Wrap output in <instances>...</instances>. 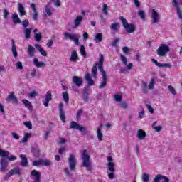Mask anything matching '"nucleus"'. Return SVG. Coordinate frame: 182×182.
Returning a JSON list of instances; mask_svg holds the SVG:
<instances>
[{
  "label": "nucleus",
  "mask_w": 182,
  "mask_h": 182,
  "mask_svg": "<svg viewBox=\"0 0 182 182\" xmlns=\"http://www.w3.org/2000/svg\"><path fill=\"white\" fill-rule=\"evenodd\" d=\"M160 180H164V182H170V179L167 176H164L161 174H158L154 178V182H160Z\"/></svg>",
  "instance_id": "dca6fc26"
},
{
  "label": "nucleus",
  "mask_w": 182,
  "mask_h": 182,
  "mask_svg": "<svg viewBox=\"0 0 182 182\" xmlns=\"http://www.w3.org/2000/svg\"><path fill=\"white\" fill-rule=\"evenodd\" d=\"M77 163V161H76V156L74 154H70L68 157V166L71 171L76 170Z\"/></svg>",
  "instance_id": "0eeeda50"
},
{
  "label": "nucleus",
  "mask_w": 182,
  "mask_h": 182,
  "mask_svg": "<svg viewBox=\"0 0 182 182\" xmlns=\"http://www.w3.org/2000/svg\"><path fill=\"white\" fill-rule=\"evenodd\" d=\"M114 99L117 102H120L122 100V97L119 95H114Z\"/></svg>",
  "instance_id": "774afa93"
},
{
  "label": "nucleus",
  "mask_w": 182,
  "mask_h": 182,
  "mask_svg": "<svg viewBox=\"0 0 182 182\" xmlns=\"http://www.w3.org/2000/svg\"><path fill=\"white\" fill-rule=\"evenodd\" d=\"M94 38V41L96 42V43H100V42H103V34L101 33H97Z\"/></svg>",
  "instance_id": "4be33fe9"
},
{
  "label": "nucleus",
  "mask_w": 182,
  "mask_h": 182,
  "mask_svg": "<svg viewBox=\"0 0 182 182\" xmlns=\"http://www.w3.org/2000/svg\"><path fill=\"white\" fill-rule=\"evenodd\" d=\"M146 107H147V109H148V110H149V112H151V113H154V109H153L152 107H151L150 105L146 104Z\"/></svg>",
  "instance_id": "e2e57ef3"
},
{
  "label": "nucleus",
  "mask_w": 182,
  "mask_h": 182,
  "mask_svg": "<svg viewBox=\"0 0 182 182\" xmlns=\"http://www.w3.org/2000/svg\"><path fill=\"white\" fill-rule=\"evenodd\" d=\"M155 83L156 80L154 78H151L149 85H148L149 89H154Z\"/></svg>",
  "instance_id": "c03bdc74"
},
{
  "label": "nucleus",
  "mask_w": 182,
  "mask_h": 182,
  "mask_svg": "<svg viewBox=\"0 0 182 182\" xmlns=\"http://www.w3.org/2000/svg\"><path fill=\"white\" fill-rule=\"evenodd\" d=\"M73 83L77 86V87L82 86L83 85V80L76 75L73 77Z\"/></svg>",
  "instance_id": "2eb2a0df"
},
{
  "label": "nucleus",
  "mask_w": 182,
  "mask_h": 182,
  "mask_svg": "<svg viewBox=\"0 0 182 182\" xmlns=\"http://www.w3.org/2000/svg\"><path fill=\"white\" fill-rule=\"evenodd\" d=\"M142 181L143 182L150 181V175H149L147 173H143V175H142Z\"/></svg>",
  "instance_id": "4c0bfd02"
},
{
  "label": "nucleus",
  "mask_w": 182,
  "mask_h": 182,
  "mask_svg": "<svg viewBox=\"0 0 182 182\" xmlns=\"http://www.w3.org/2000/svg\"><path fill=\"white\" fill-rule=\"evenodd\" d=\"M28 53L31 58H33V56H35V48L31 45H28Z\"/></svg>",
  "instance_id": "a878e982"
},
{
  "label": "nucleus",
  "mask_w": 182,
  "mask_h": 182,
  "mask_svg": "<svg viewBox=\"0 0 182 182\" xmlns=\"http://www.w3.org/2000/svg\"><path fill=\"white\" fill-rule=\"evenodd\" d=\"M11 136L13 139H15L16 140H19V138L21 137L16 132H11Z\"/></svg>",
  "instance_id": "5fc2aeb1"
},
{
  "label": "nucleus",
  "mask_w": 182,
  "mask_h": 182,
  "mask_svg": "<svg viewBox=\"0 0 182 182\" xmlns=\"http://www.w3.org/2000/svg\"><path fill=\"white\" fill-rule=\"evenodd\" d=\"M80 53L83 56V58H86V51L85 50V46L80 45Z\"/></svg>",
  "instance_id": "37998d69"
},
{
  "label": "nucleus",
  "mask_w": 182,
  "mask_h": 182,
  "mask_svg": "<svg viewBox=\"0 0 182 182\" xmlns=\"http://www.w3.org/2000/svg\"><path fill=\"white\" fill-rule=\"evenodd\" d=\"M8 156H9V151L0 149L1 157H8Z\"/></svg>",
  "instance_id": "ea45409f"
},
{
  "label": "nucleus",
  "mask_w": 182,
  "mask_h": 182,
  "mask_svg": "<svg viewBox=\"0 0 182 182\" xmlns=\"http://www.w3.org/2000/svg\"><path fill=\"white\" fill-rule=\"evenodd\" d=\"M12 19H13V21L15 23H21V18H19V16H18V14H16V13H14L12 16Z\"/></svg>",
  "instance_id": "c756f323"
},
{
  "label": "nucleus",
  "mask_w": 182,
  "mask_h": 182,
  "mask_svg": "<svg viewBox=\"0 0 182 182\" xmlns=\"http://www.w3.org/2000/svg\"><path fill=\"white\" fill-rule=\"evenodd\" d=\"M9 16V11L7 9H4V19H8Z\"/></svg>",
  "instance_id": "bf43d9fd"
},
{
  "label": "nucleus",
  "mask_w": 182,
  "mask_h": 182,
  "mask_svg": "<svg viewBox=\"0 0 182 182\" xmlns=\"http://www.w3.org/2000/svg\"><path fill=\"white\" fill-rule=\"evenodd\" d=\"M97 137L99 141H102V140H103V134H102V131H100V129H97Z\"/></svg>",
  "instance_id": "c9c22d12"
},
{
  "label": "nucleus",
  "mask_w": 182,
  "mask_h": 182,
  "mask_svg": "<svg viewBox=\"0 0 182 182\" xmlns=\"http://www.w3.org/2000/svg\"><path fill=\"white\" fill-rule=\"evenodd\" d=\"M151 18L153 25H156V23H159L160 22V15L157 13L156 9H152Z\"/></svg>",
  "instance_id": "1a4fd4ad"
},
{
  "label": "nucleus",
  "mask_w": 182,
  "mask_h": 182,
  "mask_svg": "<svg viewBox=\"0 0 182 182\" xmlns=\"http://www.w3.org/2000/svg\"><path fill=\"white\" fill-rule=\"evenodd\" d=\"M64 39H70V41H73L77 46H79V38L76 36V34H72L70 33L65 32Z\"/></svg>",
  "instance_id": "6e6552de"
},
{
  "label": "nucleus",
  "mask_w": 182,
  "mask_h": 182,
  "mask_svg": "<svg viewBox=\"0 0 182 182\" xmlns=\"http://www.w3.org/2000/svg\"><path fill=\"white\" fill-rule=\"evenodd\" d=\"M52 100V92L50 91H48L46 95V101L44 102V106L48 107L49 106V102Z\"/></svg>",
  "instance_id": "f3484780"
},
{
  "label": "nucleus",
  "mask_w": 182,
  "mask_h": 182,
  "mask_svg": "<svg viewBox=\"0 0 182 182\" xmlns=\"http://www.w3.org/2000/svg\"><path fill=\"white\" fill-rule=\"evenodd\" d=\"M107 160L109 162L107 164L108 170L111 171V173H114V162H113V158L112 156H108Z\"/></svg>",
  "instance_id": "9b49d317"
},
{
  "label": "nucleus",
  "mask_w": 182,
  "mask_h": 182,
  "mask_svg": "<svg viewBox=\"0 0 182 182\" xmlns=\"http://www.w3.org/2000/svg\"><path fill=\"white\" fill-rule=\"evenodd\" d=\"M110 28L112 31H117L119 28V23H112Z\"/></svg>",
  "instance_id": "de8ad7c7"
},
{
  "label": "nucleus",
  "mask_w": 182,
  "mask_h": 182,
  "mask_svg": "<svg viewBox=\"0 0 182 182\" xmlns=\"http://www.w3.org/2000/svg\"><path fill=\"white\" fill-rule=\"evenodd\" d=\"M52 45H53V40H52V39L48 40L47 42V47L52 48Z\"/></svg>",
  "instance_id": "0e129e2a"
},
{
  "label": "nucleus",
  "mask_w": 182,
  "mask_h": 182,
  "mask_svg": "<svg viewBox=\"0 0 182 182\" xmlns=\"http://www.w3.org/2000/svg\"><path fill=\"white\" fill-rule=\"evenodd\" d=\"M103 62H105V57L103 54H100L99 62L96 63L95 65L92 68V75L95 79H96V76H97V66L99 70L101 72L102 81L98 87L99 89H105L107 85V75L106 74V71L103 69Z\"/></svg>",
  "instance_id": "f257e3e1"
},
{
  "label": "nucleus",
  "mask_w": 182,
  "mask_h": 182,
  "mask_svg": "<svg viewBox=\"0 0 182 182\" xmlns=\"http://www.w3.org/2000/svg\"><path fill=\"white\" fill-rule=\"evenodd\" d=\"M139 16H140L141 19L145 20L146 19V13H144V11L139 10L138 12Z\"/></svg>",
  "instance_id": "79ce46f5"
},
{
  "label": "nucleus",
  "mask_w": 182,
  "mask_h": 182,
  "mask_svg": "<svg viewBox=\"0 0 182 182\" xmlns=\"http://www.w3.org/2000/svg\"><path fill=\"white\" fill-rule=\"evenodd\" d=\"M82 113H83V110H82V109H80V110L77 111V116H76L77 120H80V116H82Z\"/></svg>",
  "instance_id": "680f3d73"
},
{
  "label": "nucleus",
  "mask_w": 182,
  "mask_h": 182,
  "mask_svg": "<svg viewBox=\"0 0 182 182\" xmlns=\"http://www.w3.org/2000/svg\"><path fill=\"white\" fill-rule=\"evenodd\" d=\"M82 21H83V17L82 16H78L74 21V25L75 28H77L79 25H80Z\"/></svg>",
  "instance_id": "bb28decb"
},
{
  "label": "nucleus",
  "mask_w": 182,
  "mask_h": 182,
  "mask_svg": "<svg viewBox=\"0 0 182 182\" xmlns=\"http://www.w3.org/2000/svg\"><path fill=\"white\" fill-rule=\"evenodd\" d=\"M8 162H6V159L4 158H1L0 160V171L1 173H5L6 171V168H8Z\"/></svg>",
  "instance_id": "9d476101"
},
{
  "label": "nucleus",
  "mask_w": 182,
  "mask_h": 182,
  "mask_svg": "<svg viewBox=\"0 0 182 182\" xmlns=\"http://www.w3.org/2000/svg\"><path fill=\"white\" fill-rule=\"evenodd\" d=\"M70 129H75L76 130H80V132H82V134L83 135L87 134V129H86L85 127L80 126L75 121L71 122Z\"/></svg>",
  "instance_id": "20e7f679"
},
{
  "label": "nucleus",
  "mask_w": 182,
  "mask_h": 182,
  "mask_svg": "<svg viewBox=\"0 0 182 182\" xmlns=\"http://www.w3.org/2000/svg\"><path fill=\"white\" fill-rule=\"evenodd\" d=\"M12 176H18V177H21V168L19 167H16L10 170L9 173L6 174L4 180H9Z\"/></svg>",
  "instance_id": "39448f33"
},
{
  "label": "nucleus",
  "mask_w": 182,
  "mask_h": 182,
  "mask_svg": "<svg viewBox=\"0 0 182 182\" xmlns=\"http://www.w3.org/2000/svg\"><path fill=\"white\" fill-rule=\"evenodd\" d=\"M31 178L32 180L41 181V173L38 171L33 169L31 172Z\"/></svg>",
  "instance_id": "ddd939ff"
},
{
  "label": "nucleus",
  "mask_w": 182,
  "mask_h": 182,
  "mask_svg": "<svg viewBox=\"0 0 182 182\" xmlns=\"http://www.w3.org/2000/svg\"><path fill=\"white\" fill-rule=\"evenodd\" d=\"M34 39L36 42H41V41H42V33H35Z\"/></svg>",
  "instance_id": "f704fd0d"
},
{
  "label": "nucleus",
  "mask_w": 182,
  "mask_h": 182,
  "mask_svg": "<svg viewBox=\"0 0 182 182\" xmlns=\"http://www.w3.org/2000/svg\"><path fill=\"white\" fill-rule=\"evenodd\" d=\"M22 102L23 105L26 106V107H28V109H32V105H31V102H29L28 100H22Z\"/></svg>",
  "instance_id": "58836bf2"
},
{
  "label": "nucleus",
  "mask_w": 182,
  "mask_h": 182,
  "mask_svg": "<svg viewBox=\"0 0 182 182\" xmlns=\"http://www.w3.org/2000/svg\"><path fill=\"white\" fill-rule=\"evenodd\" d=\"M119 106L120 107H122V109H127V107H129V105L126 102H120L119 104Z\"/></svg>",
  "instance_id": "13d9d810"
},
{
  "label": "nucleus",
  "mask_w": 182,
  "mask_h": 182,
  "mask_svg": "<svg viewBox=\"0 0 182 182\" xmlns=\"http://www.w3.org/2000/svg\"><path fill=\"white\" fill-rule=\"evenodd\" d=\"M120 59L124 65H127V58L124 55H120Z\"/></svg>",
  "instance_id": "603ef678"
},
{
  "label": "nucleus",
  "mask_w": 182,
  "mask_h": 182,
  "mask_svg": "<svg viewBox=\"0 0 182 182\" xmlns=\"http://www.w3.org/2000/svg\"><path fill=\"white\" fill-rule=\"evenodd\" d=\"M89 92L87 90H84L83 95H82V99L85 100V102H89Z\"/></svg>",
  "instance_id": "72a5a7b5"
},
{
  "label": "nucleus",
  "mask_w": 182,
  "mask_h": 182,
  "mask_svg": "<svg viewBox=\"0 0 182 182\" xmlns=\"http://www.w3.org/2000/svg\"><path fill=\"white\" fill-rule=\"evenodd\" d=\"M151 60L153 63L156 65L158 68H168V69H170L171 68V65L169 63H159V61H157L154 58H152Z\"/></svg>",
  "instance_id": "4468645a"
},
{
  "label": "nucleus",
  "mask_w": 182,
  "mask_h": 182,
  "mask_svg": "<svg viewBox=\"0 0 182 182\" xmlns=\"http://www.w3.org/2000/svg\"><path fill=\"white\" fill-rule=\"evenodd\" d=\"M46 13L48 16H50L52 15V11L50 10V8H49V6H46Z\"/></svg>",
  "instance_id": "864d4df0"
},
{
  "label": "nucleus",
  "mask_w": 182,
  "mask_h": 182,
  "mask_svg": "<svg viewBox=\"0 0 182 182\" xmlns=\"http://www.w3.org/2000/svg\"><path fill=\"white\" fill-rule=\"evenodd\" d=\"M64 172H65V173L66 174V176L68 177H73V174H72L70 173V171H69V169H68V168H65Z\"/></svg>",
  "instance_id": "4d7b16f0"
},
{
  "label": "nucleus",
  "mask_w": 182,
  "mask_h": 182,
  "mask_svg": "<svg viewBox=\"0 0 182 182\" xmlns=\"http://www.w3.org/2000/svg\"><path fill=\"white\" fill-rule=\"evenodd\" d=\"M41 161V166H50L52 164V163L50 162V161L46 159H40Z\"/></svg>",
  "instance_id": "2f4dec72"
},
{
  "label": "nucleus",
  "mask_w": 182,
  "mask_h": 182,
  "mask_svg": "<svg viewBox=\"0 0 182 182\" xmlns=\"http://www.w3.org/2000/svg\"><path fill=\"white\" fill-rule=\"evenodd\" d=\"M23 124H24L27 129H29V130H32V123L31 122H23Z\"/></svg>",
  "instance_id": "49530a36"
},
{
  "label": "nucleus",
  "mask_w": 182,
  "mask_h": 182,
  "mask_svg": "<svg viewBox=\"0 0 182 182\" xmlns=\"http://www.w3.org/2000/svg\"><path fill=\"white\" fill-rule=\"evenodd\" d=\"M167 52H170V47H168L167 44H161L157 49V55H159V56H166Z\"/></svg>",
  "instance_id": "423d86ee"
},
{
  "label": "nucleus",
  "mask_w": 182,
  "mask_h": 182,
  "mask_svg": "<svg viewBox=\"0 0 182 182\" xmlns=\"http://www.w3.org/2000/svg\"><path fill=\"white\" fill-rule=\"evenodd\" d=\"M31 136H32V134H31V133L25 134L22 140L21 141V143H26L28 141V139H29V137H31Z\"/></svg>",
  "instance_id": "7c9ffc66"
},
{
  "label": "nucleus",
  "mask_w": 182,
  "mask_h": 182,
  "mask_svg": "<svg viewBox=\"0 0 182 182\" xmlns=\"http://www.w3.org/2000/svg\"><path fill=\"white\" fill-rule=\"evenodd\" d=\"M29 21H28V19H25L23 22H22V26H23V28H27L28 26H29Z\"/></svg>",
  "instance_id": "3c124183"
},
{
  "label": "nucleus",
  "mask_w": 182,
  "mask_h": 182,
  "mask_svg": "<svg viewBox=\"0 0 182 182\" xmlns=\"http://www.w3.org/2000/svg\"><path fill=\"white\" fill-rule=\"evenodd\" d=\"M137 137L139 140H144L146 139V132L143 129H139L137 131Z\"/></svg>",
  "instance_id": "5701e85b"
},
{
  "label": "nucleus",
  "mask_w": 182,
  "mask_h": 182,
  "mask_svg": "<svg viewBox=\"0 0 182 182\" xmlns=\"http://www.w3.org/2000/svg\"><path fill=\"white\" fill-rule=\"evenodd\" d=\"M7 100H9V102L11 100V102H14L15 103H18V98H16V97L15 96V95H14V92H11V93L8 96Z\"/></svg>",
  "instance_id": "cd10ccee"
},
{
  "label": "nucleus",
  "mask_w": 182,
  "mask_h": 182,
  "mask_svg": "<svg viewBox=\"0 0 182 182\" xmlns=\"http://www.w3.org/2000/svg\"><path fill=\"white\" fill-rule=\"evenodd\" d=\"M172 4H173V6H174L176 9V14L179 19H182V11L180 9V6H178V2H177V0H173Z\"/></svg>",
  "instance_id": "f8f14e48"
},
{
  "label": "nucleus",
  "mask_w": 182,
  "mask_h": 182,
  "mask_svg": "<svg viewBox=\"0 0 182 182\" xmlns=\"http://www.w3.org/2000/svg\"><path fill=\"white\" fill-rule=\"evenodd\" d=\"M119 42H120V39H119V38H116V39L111 43V46H112V48H117V43H119Z\"/></svg>",
  "instance_id": "8fccbe9b"
},
{
  "label": "nucleus",
  "mask_w": 182,
  "mask_h": 182,
  "mask_svg": "<svg viewBox=\"0 0 182 182\" xmlns=\"http://www.w3.org/2000/svg\"><path fill=\"white\" fill-rule=\"evenodd\" d=\"M32 32V28H25L24 29V35L26 39H29L31 38V33Z\"/></svg>",
  "instance_id": "c85d7f7f"
},
{
  "label": "nucleus",
  "mask_w": 182,
  "mask_h": 182,
  "mask_svg": "<svg viewBox=\"0 0 182 182\" xmlns=\"http://www.w3.org/2000/svg\"><path fill=\"white\" fill-rule=\"evenodd\" d=\"M60 119L63 123H66V116L65 115V111L60 112Z\"/></svg>",
  "instance_id": "a19ab883"
},
{
  "label": "nucleus",
  "mask_w": 182,
  "mask_h": 182,
  "mask_svg": "<svg viewBox=\"0 0 182 182\" xmlns=\"http://www.w3.org/2000/svg\"><path fill=\"white\" fill-rule=\"evenodd\" d=\"M168 89L169 92H171V93H172V95H177V92H176V89H174L173 86L169 85L168 87Z\"/></svg>",
  "instance_id": "09e8293b"
},
{
  "label": "nucleus",
  "mask_w": 182,
  "mask_h": 182,
  "mask_svg": "<svg viewBox=\"0 0 182 182\" xmlns=\"http://www.w3.org/2000/svg\"><path fill=\"white\" fill-rule=\"evenodd\" d=\"M81 159L82 160V167H85L87 171H92L93 170V166L92 162L90 161V156L87 154V150L84 149L81 154Z\"/></svg>",
  "instance_id": "f03ea898"
},
{
  "label": "nucleus",
  "mask_w": 182,
  "mask_h": 182,
  "mask_svg": "<svg viewBox=\"0 0 182 182\" xmlns=\"http://www.w3.org/2000/svg\"><path fill=\"white\" fill-rule=\"evenodd\" d=\"M32 16L33 21H38V18L39 16V13L38 12V11H33Z\"/></svg>",
  "instance_id": "a18cd8bd"
},
{
  "label": "nucleus",
  "mask_w": 182,
  "mask_h": 182,
  "mask_svg": "<svg viewBox=\"0 0 182 182\" xmlns=\"http://www.w3.org/2000/svg\"><path fill=\"white\" fill-rule=\"evenodd\" d=\"M21 159V165L22 167H27L28 166V158H26V155L21 154L20 155Z\"/></svg>",
  "instance_id": "a211bd4d"
},
{
  "label": "nucleus",
  "mask_w": 182,
  "mask_h": 182,
  "mask_svg": "<svg viewBox=\"0 0 182 182\" xmlns=\"http://www.w3.org/2000/svg\"><path fill=\"white\" fill-rule=\"evenodd\" d=\"M63 98L65 103H69V94L68 92H63Z\"/></svg>",
  "instance_id": "e433bc0d"
},
{
  "label": "nucleus",
  "mask_w": 182,
  "mask_h": 182,
  "mask_svg": "<svg viewBox=\"0 0 182 182\" xmlns=\"http://www.w3.org/2000/svg\"><path fill=\"white\" fill-rule=\"evenodd\" d=\"M33 64L35 65V66H36V68H45V66H46V64H45V63L39 62V60H38V58L33 59Z\"/></svg>",
  "instance_id": "b1692460"
},
{
  "label": "nucleus",
  "mask_w": 182,
  "mask_h": 182,
  "mask_svg": "<svg viewBox=\"0 0 182 182\" xmlns=\"http://www.w3.org/2000/svg\"><path fill=\"white\" fill-rule=\"evenodd\" d=\"M32 166H33V167H36L38 166H41V159L38 160V161H34L33 163H32Z\"/></svg>",
  "instance_id": "052dcab7"
},
{
  "label": "nucleus",
  "mask_w": 182,
  "mask_h": 182,
  "mask_svg": "<svg viewBox=\"0 0 182 182\" xmlns=\"http://www.w3.org/2000/svg\"><path fill=\"white\" fill-rule=\"evenodd\" d=\"M85 79L87 80V82H88L89 86H93L95 85V80L90 77V73H87Z\"/></svg>",
  "instance_id": "412c9836"
},
{
  "label": "nucleus",
  "mask_w": 182,
  "mask_h": 182,
  "mask_svg": "<svg viewBox=\"0 0 182 182\" xmlns=\"http://www.w3.org/2000/svg\"><path fill=\"white\" fill-rule=\"evenodd\" d=\"M78 60L79 57L77 56V53L76 51H73V53H71L70 60L71 62H77Z\"/></svg>",
  "instance_id": "393cba45"
},
{
  "label": "nucleus",
  "mask_w": 182,
  "mask_h": 182,
  "mask_svg": "<svg viewBox=\"0 0 182 182\" xmlns=\"http://www.w3.org/2000/svg\"><path fill=\"white\" fill-rule=\"evenodd\" d=\"M109 6L107 4H103L102 5V14H104V15H109Z\"/></svg>",
  "instance_id": "473e14b6"
},
{
  "label": "nucleus",
  "mask_w": 182,
  "mask_h": 182,
  "mask_svg": "<svg viewBox=\"0 0 182 182\" xmlns=\"http://www.w3.org/2000/svg\"><path fill=\"white\" fill-rule=\"evenodd\" d=\"M18 9L20 16H24V15H26V11H25V7H23V5H22V4H18Z\"/></svg>",
  "instance_id": "6ab92c4d"
},
{
  "label": "nucleus",
  "mask_w": 182,
  "mask_h": 182,
  "mask_svg": "<svg viewBox=\"0 0 182 182\" xmlns=\"http://www.w3.org/2000/svg\"><path fill=\"white\" fill-rule=\"evenodd\" d=\"M136 8H140V1L139 0H133Z\"/></svg>",
  "instance_id": "69168bd1"
},
{
  "label": "nucleus",
  "mask_w": 182,
  "mask_h": 182,
  "mask_svg": "<svg viewBox=\"0 0 182 182\" xmlns=\"http://www.w3.org/2000/svg\"><path fill=\"white\" fill-rule=\"evenodd\" d=\"M16 69H19L22 70L23 69V66L22 65V62L18 61L16 63Z\"/></svg>",
  "instance_id": "6e6d98bb"
},
{
  "label": "nucleus",
  "mask_w": 182,
  "mask_h": 182,
  "mask_svg": "<svg viewBox=\"0 0 182 182\" xmlns=\"http://www.w3.org/2000/svg\"><path fill=\"white\" fill-rule=\"evenodd\" d=\"M29 97H31V99L35 97V96H36V92L35 91H32L31 92H30V94L28 95Z\"/></svg>",
  "instance_id": "338daca9"
},
{
  "label": "nucleus",
  "mask_w": 182,
  "mask_h": 182,
  "mask_svg": "<svg viewBox=\"0 0 182 182\" xmlns=\"http://www.w3.org/2000/svg\"><path fill=\"white\" fill-rule=\"evenodd\" d=\"M119 19L122 22V26L126 29L127 33H133V32L136 31V26H134V24L129 23L124 17L121 16Z\"/></svg>",
  "instance_id": "7ed1b4c3"
},
{
  "label": "nucleus",
  "mask_w": 182,
  "mask_h": 182,
  "mask_svg": "<svg viewBox=\"0 0 182 182\" xmlns=\"http://www.w3.org/2000/svg\"><path fill=\"white\" fill-rule=\"evenodd\" d=\"M11 52L14 58H18V51H16V46H15V41L11 40Z\"/></svg>",
  "instance_id": "aec40b11"
}]
</instances>
